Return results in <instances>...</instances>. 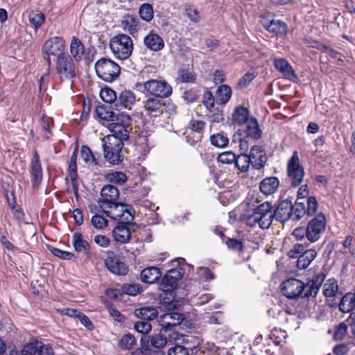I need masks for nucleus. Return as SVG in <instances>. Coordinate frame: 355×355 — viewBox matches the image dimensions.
I'll return each mask as SVG.
<instances>
[{
  "label": "nucleus",
  "mask_w": 355,
  "mask_h": 355,
  "mask_svg": "<svg viewBox=\"0 0 355 355\" xmlns=\"http://www.w3.org/2000/svg\"><path fill=\"white\" fill-rule=\"evenodd\" d=\"M274 218L271 203L265 202L254 209L253 213L245 218V223L250 227L268 229Z\"/></svg>",
  "instance_id": "obj_1"
},
{
  "label": "nucleus",
  "mask_w": 355,
  "mask_h": 355,
  "mask_svg": "<svg viewBox=\"0 0 355 355\" xmlns=\"http://www.w3.org/2000/svg\"><path fill=\"white\" fill-rule=\"evenodd\" d=\"M110 48L114 57L119 60H125L132 54V40L127 35L121 34L113 37L110 41Z\"/></svg>",
  "instance_id": "obj_2"
},
{
  "label": "nucleus",
  "mask_w": 355,
  "mask_h": 355,
  "mask_svg": "<svg viewBox=\"0 0 355 355\" xmlns=\"http://www.w3.org/2000/svg\"><path fill=\"white\" fill-rule=\"evenodd\" d=\"M104 156L112 164H117L123 160L121 154L123 142L114 136H105L102 139Z\"/></svg>",
  "instance_id": "obj_3"
},
{
  "label": "nucleus",
  "mask_w": 355,
  "mask_h": 355,
  "mask_svg": "<svg viewBox=\"0 0 355 355\" xmlns=\"http://www.w3.org/2000/svg\"><path fill=\"white\" fill-rule=\"evenodd\" d=\"M131 122L132 119L128 114L124 112H119L116 119L109 125L112 134L107 136H114L120 139L121 141L127 140L129 138Z\"/></svg>",
  "instance_id": "obj_4"
},
{
  "label": "nucleus",
  "mask_w": 355,
  "mask_h": 355,
  "mask_svg": "<svg viewBox=\"0 0 355 355\" xmlns=\"http://www.w3.org/2000/svg\"><path fill=\"white\" fill-rule=\"evenodd\" d=\"M95 70L101 79L110 83L119 76L121 68L111 59L101 58L96 62Z\"/></svg>",
  "instance_id": "obj_5"
},
{
  "label": "nucleus",
  "mask_w": 355,
  "mask_h": 355,
  "mask_svg": "<svg viewBox=\"0 0 355 355\" xmlns=\"http://www.w3.org/2000/svg\"><path fill=\"white\" fill-rule=\"evenodd\" d=\"M65 47V40L62 37H53L45 42L42 46V55L49 67L51 65V56H54L56 59L67 55L64 52Z\"/></svg>",
  "instance_id": "obj_6"
},
{
  "label": "nucleus",
  "mask_w": 355,
  "mask_h": 355,
  "mask_svg": "<svg viewBox=\"0 0 355 355\" xmlns=\"http://www.w3.org/2000/svg\"><path fill=\"white\" fill-rule=\"evenodd\" d=\"M55 67L56 72L62 80L73 82L76 77V68L73 60L68 54L56 58Z\"/></svg>",
  "instance_id": "obj_7"
},
{
  "label": "nucleus",
  "mask_w": 355,
  "mask_h": 355,
  "mask_svg": "<svg viewBox=\"0 0 355 355\" xmlns=\"http://www.w3.org/2000/svg\"><path fill=\"white\" fill-rule=\"evenodd\" d=\"M143 87L144 92L157 98H166L172 93L171 86L162 79L147 80L144 83Z\"/></svg>",
  "instance_id": "obj_8"
},
{
  "label": "nucleus",
  "mask_w": 355,
  "mask_h": 355,
  "mask_svg": "<svg viewBox=\"0 0 355 355\" xmlns=\"http://www.w3.org/2000/svg\"><path fill=\"white\" fill-rule=\"evenodd\" d=\"M327 225V220L322 213L317 214L307 224L306 236L311 242L318 241L324 233Z\"/></svg>",
  "instance_id": "obj_9"
},
{
  "label": "nucleus",
  "mask_w": 355,
  "mask_h": 355,
  "mask_svg": "<svg viewBox=\"0 0 355 355\" xmlns=\"http://www.w3.org/2000/svg\"><path fill=\"white\" fill-rule=\"evenodd\" d=\"M107 216L119 220L121 223L129 224L132 223L134 216L129 210L128 206L124 204L116 202L110 207L102 210Z\"/></svg>",
  "instance_id": "obj_10"
},
{
  "label": "nucleus",
  "mask_w": 355,
  "mask_h": 355,
  "mask_svg": "<svg viewBox=\"0 0 355 355\" xmlns=\"http://www.w3.org/2000/svg\"><path fill=\"white\" fill-rule=\"evenodd\" d=\"M288 175L294 187L301 184L304 178V168L300 163L297 152L295 151L287 166Z\"/></svg>",
  "instance_id": "obj_11"
},
{
  "label": "nucleus",
  "mask_w": 355,
  "mask_h": 355,
  "mask_svg": "<svg viewBox=\"0 0 355 355\" xmlns=\"http://www.w3.org/2000/svg\"><path fill=\"white\" fill-rule=\"evenodd\" d=\"M119 196L118 189L110 184L105 185L101 191V197L98 200V205L103 210L110 207L112 205L116 202Z\"/></svg>",
  "instance_id": "obj_12"
},
{
  "label": "nucleus",
  "mask_w": 355,
  "mask_h": 355,
  "mask_svg": "<svg viewBox=\"0 0 355 355\" xmlns=\"http://www.w3.org/2000/svg\"><path fill=\"white\" fill-rule=\"evenodd\" d=\"M281 290L284 295L289 299L298 297L304 290V284L299 279L291 278L281 284Z\"/></svg>",
  "instance_id": "obj_13"
},
{
  "label": "nucleus",
  "mask_w": 355,
  "mask_h": 355,
  "mask_svg": "<svg viewBox=\"0 0 355 355\" xmlns=\"http://www.w3.org/2000/svg\"><path fill=\"white\" fill-rule=\"evenodd\" d=\"M184 318L182 314L178 312L166 313L161 315L158 320L162 327L161 331H170L171 329L181 323Z\"/></svg>",
  "instance_id": "obj_14"
},
{
  "label": "nucleus",
  "mask_w": 355,
  "mask_h": 355,
  "mask_svg": "<svg viewBox=\"0 0 355 355\" xmlns=\"http://www.w3.org/2000/svg\"><path fill=\"white\" fill-rule=\"evenodd\" d=\"M322 293L326 298L327 303L330 306L337 304L336 297L338 293V286L335 279H329L323 285Z\"/></svg>",
  "instance_id": "obj_15"
},
{
  "label": "nucleus",
  "mask_w": 355,
  "mask_h": 355,
  "mask_svg": "<svg viewBox=\"0 0 355 355\" xmlns=\"http://www.w3.org/2000/svg\"><path fill=\"white\" fill-rule=\"evenodd\" d=\"M261 24L268 32L275 35L282 36L286 35L288 31L286 24L279 19H271L269 21L266 18L263 17Z\"/></svg>",
  "instance_id": "obj_16"
},
{
  "label": "nucleus",
  "mask_w": 355,
  "mask_h": 355,
  "mask_svg": "<svg viewBox=\"0 0 355 355\" xmlns=\"http://www.w3.org/2000/svg\"><path fill=\"white\" fill-rule=\"evenodd\" d=\"M31 169L33 187H37L42 180V169L40 156L36 150L34 151L31 159Z\"/></svg>",
  "instance_id": "obj_17"
},
{
  "label": "nucleus",
  "mask_w": 355,
  "mask_h": 355,
  "mask_svg": "<svg viewBox=\"0 0 355 355\" xmlns=\"http://www.w3.org/2000/svg\"><path fill=\"white\" fill-rule=\"evenodd\" d=\"M248 157H250L251 164L256 169L263 168L267 161L266 153L260 146H253Z\"/></svg>",
  "instance_id": "obj_18"
},
{
  "label": "nucleus",
  "mask_w": 355,
  "mask_h": 355,
  "mask_svg": "<svg viewBox=\"0 0 355 355\" xmlns=\"http://www.w3.org/2000/svg\"><path fill=\"white\" fill-rule=\"evenodd\" d=\"M180 278V273L175 270H170L162 280L159 289L164 292L172 291L177 285L178 280Z\"/></svg>",
  "instance_id": "obj_19"
},
{
  "label": "nucleus",
  "mask_w": 355,
  "mask_h": 355,
  "mask_svg": "<svg viewBox=\"0 0 355 355\" xmlns=\"http://www.w3.org/2000/svg\"><path fill=\"white\" fill-rule=\"evenodd\" d=\"M144 43L149 50L153 51H159L164 47V40L154 31H150L144 37Z\"/></svg>",
  "instance_id": "obj_20"
},
{
  "label": "nucleus",
  "mask_w": 355,
  "mask_h": 355,
  "mask_svg": "<svg viewBox=\"0 0 355 355\" xmlns=\"http://www.w3.org/2000/svg\"><path fill=\"white\" fill-rule=\"evenodd\" d=\"M105 264L111 272L118 275H125L128 271L125 264L115 257H107L105 260Z\"/></svg>",
  "instance_id": "obj_21"
},
{
  "label": "nucleus",
  "mask_w": 355,
  "mask_h": 355,
  "mask_svg": "<svg viewBox=\"0 0 355 355\" xmlns=\"http://www.w3.org/2000/svg\"><path fill=\"white\" fill-rule=\"evenodd\" d=\"M274 218L277 220L286 221L292 219V205L288 201L282 202L273 211Z\"/></svg>",
  "instance_id": "obj_22"
},
{
  "label": "nucleus",
  "mask_w": 355,
  "mask_h": 355,
  "mask_svg": "<svg viewBox=\"0 0 355 355\" xmlns=\"http://www.w3.org/2000/svg\"><path fill=\"white\" fill-rule=\"evenodd\" d=\"M339 309L343 313L355 314V292L345 294L340 300Z\"/></svg>",
  "instance_id": "obj_23"
},
{
  "label": "nucleus",
  "mask_w": 355,
  "mask_h": 355,
  "mask_svg": "<svg viewBox=\"0 0 355 355\" xmlns=\"http://www.w3.org/2000/svg\"><path fill=\"white\" fill-rule=\"evenodd\" d=\"M112 235L116 242L126 243L130 239L131 232L126 225H119L114 228Z\"/></svg>",
  "instance_id": "obj_24"
},
{
  "label": "nucleus",
  "mask_w": 355,
  "mask_h": 355,
  "mask_svg": "<svg viewBox=\"0 0 355 355\" xmlns=\"http://www.w3.org/2000/svg\"><path fill=\"white\" fill-rule=\"evenodd\" d=\"M70 53L72 58L79 62L85 53V46L76 37H73L70 43Z\"/></svg>",
  "instance_id": "obj_25"
},
{
  "label": "nucleus",
  "mask_w": 355,
  "mask_h": 355,
  "mask_svg": "<svg viewBox=\"0 0 355 355\" xmlns=\"http://www.w3.org/2000/svg\"><path fill=\"white\" fill-rule=\"evenodd\" d=\"M279 185V180L275 177L263 179L259 185L261 191L268 196L273 193Z\"/></svg>",
  "instance_id": "obj_26"
},
{
  "label": "nucleus",
  "mask_w": 355,
  "mask_h": 355,
  "mask_svg": "<svg viewBox=\"0 0 355 355\" xmlns=\"http://www.w3.org/2000/svg\"><path fill=\"white\" fill-rule=\"evenodd\" d=\"M162 275L159 269L151 266L144 269L141 272V279L143 282L153 284Z\"/></svg>",
  "instance_id": "obj_27"
},
{
  "label": "nucleus",
  "mask_w": 355,
  "mask_h": 355,
  "mask_svg": "<svg viewBox=\"0 0 355 355\" xmlns=\"http://www.w3.org/2000/svg\"><path fill=\"white\" fill-rule=\"evenodd\" d=\"M95 112L99 119L105 121H114L118 116V113L114 112L110 107L103 105H98L96 106Z\"/></svg>",
  "instance_id": "obj_28"
},
{
  "label": "nucleus",
  "mask_w": 355,
  "mask_h": 355,
  "mask_svg": "<svg viewBox=\"0 0 355 355\" xmlns=\"http://www.w3.org/2000/svg\"><path fill=\"white\" fill-rule=\"evenodd\" d=\"M275 69L281 72L286 78L295 77L294 71L291 64L284 58H275L274 60Z\"/></svg>",
  "instance_id": "obj_29"
},
{
  "label": "nucleus",
  "mask_w": 355,
  "mask_h": 355,
  "mask_svg": "<svg viewBox=\"0 0 355 355\" xmlns=\"http://www.w3.org/2000/svg\"><path fill=\"white\" fill-rule=\"evenodd\" d=\"M317 252L315 250H305L298 258L297 267L302 270L306 268L315 259Z\"/></svg>",
  "instance_id": "obj_30"
},
{
  "label": "nucleus",
  "mask_w": 355,
  "mask_h": 355,
  "mask_svg": "<svg viewBox=\"0 0 355 355\" xmlns=\"http://www.w3.org/2000/svg\"><path fill=\"white\" fill-rule=\"evenodd\" d=\"M159 98L154 96L148 98L144 101V108L149 114H154L155 116L161 112L163 104Z\"/></svg>",
  "instance_id": "obj_31"
},
{
  "label": "nucleus",
  "mask_w": 355,
  "mask_h": 355,
  "mask_svg": "<svg viewBox=\"0 0 355 355\" xmlns=\"http://www.w3.org/2000/svg\"><path fill=\"white\" fill-rule=\"evenodd\" d=\"M77 150H74L71 157L70 162L69 164V178L71 179L72 186L73 189L77 191L78 190V183H77V166H76V160H77Z\"/></svg>",
  "instance_id": "obj_32"
},
{
  "label": "nucleus",
  "mask_w": 355,
  "mask_h": 355,
  "mask_svg": "<svg viewBox=\"0 0 355 355\" xmlns=\"http://www.w3.org/2000/svg\"><path fill=\"white\" fill-rule=\"evenodd\" d=\"M121 26L130 34H134L139 30L137 19L132 15H125L121 20Z\"/></svg>",
  "instance_id": "obj_33"
},
{
  "label": "nucleus",
  "mask_w": 355,
  "mask_h": 355,
  "mask_svg": "<svg viewBox=\"0 0 355 355\" xmlns=\"http://www.w3.org/2000/svg\"><path fill=\"white\" fill-rule=\"evenodd\" d=\"M246 135L253 139H259L261 136L258 121L255 118L250 119L246 123Z\"/></svg>",
  "instance_id": "obj_34"
},
{
  "label": "nucleus",
  "mask_w": 355,
  "mask_h": 355,
  "mask_svg": "<svg viewBox=\"0 0 355 355\" xmlns=\"http://www.w3.org/2000/svg\"><path fill=\"white\" fill-rule=\"evenodd\" d=\"M248 116V110L243 106H238L234 109L232 114V120L234 123L241 125L247 123L250 119Z\"/></svg>",
  "instance_id": "obj_35"
},
{
  "label": "nucleus",
  "mask_w": 355,
  "mask_h": 355,
  "mask_svg": "<svg viewBox=\"0 0 355 355\" xmlns=\"http://www.w3.org/2000/svg\"><path fill=\"white\" fill-rule=\"evenodd\" d=\"M73 245L76 252H87L89 250L88 242L83 239L80 233L76 232L72 238Z\"/></svg>",
  "instance_id": "obj_36"
},
{
  "label": "nucleus",
  "mask_w": 355,
  "mask_h": 355,
  "mask_svg": "<svg viewBox=\"0 0 355 355\" xmlns=\"http://www.w3.org/2000/svg\"><path fill=\"white\" fill-rule=\"evenodd\" d=\"M135 314L144 320H151L157 316L158 312L155 308L146 306L136 309Z\"/></svg>",
  "instance_id": "obj_37"
},
{
  "label": "nucleus",
  "mask_w": 355,
  "mask_h": 355,
  "mask_svg": "<svg viewBox=\"0 0 355 355\" xmlns=\"http://www.w3.org/2000/svg\"><path fill=\"white\" fill-rule=\"evenodd\" d=\"M136 101V97L135 94L130 90L123 91L118 99V102L120 105L125 108H130V107L135 104Z\"/></svg>",
  "instance_id": "obj_38"
},
{
  "label": "nucleus",
  "mask_w": 355,
  "mask_h": 355,
  "mask_svg": "<svg viewBox=\"0 0 355 355\" xmlns=\"http://www.w3.org/2000/svg\"><path fill=\"white\" fill-rule=\"evenodd\" d=\"M232 95L230 87L227 85H220L216 91V100L220 104H225Z\"/></svg>",
  "instance_id": "obj_39"
},
{
  "label": "nucleus",
  "mask_w": 355,
  "mask_h": 355,
  "mask_svg": "<svg viewBox=\"0 0 355 355\" xmlns=\"http://www.w3.org/2000/svg\"><path fill=\"white\" fill-rule=\"evenodd\" d=\"M106 180L111 183L122 185L127 181L126 175L121 171H111L106 174Z\"/></svg>",
  "instance_id": "obj_40"
},
{
  "label": "nucleus",
  "mask_w": 355,
  "mask_h": 355,
  "mask_svg": "<svg viewBox=\"0 0 355 355\" xmlns=\"http://www.w3.org/2000/svg\"><path fill=\"white\" fill-rule=\"evenodd\" d=\"M44 14L39 10H32L29 12L28 19L30 24L37 29L40 27L44 21Z\"/></svg>",
  "instance_id": "obj_41"
},
{
  "label": "nucleus",
  "mask_w": 355,
  "mask_h": 355,
  "mask_svg": "<svg viewBox=\"0 0 355 355\" xmlns=\"http://www.w3.org/2000/svg\"><path fill=\"white\" fill-rule=\"evenodd\" d=\"M136 343V340L132 334H127L123 335L119 340L118 345L123 350H130Z\"/></svg>",
  "instance_id": "obj_42"
},
{
  "label": "nucleus",
  "mask_w": 355,
  "mask_h": 355,
  "mask_svg": "<svg viewBox=\"0 0 355 355\" xmlns=\"http://www.w3.org/2000/svg\"><path fill=\"white\" fill-rule=\"evenodd\" d=\"M211 144L218 148H225L229 144V139L223 133H217L210 137Z\"/></svg>",
  "instance_id": "obj_43"
},
{
  "label": "nucleus",
  "mask_w": 355,
  "mask_h": 355,
  "mask_svg": "<svg viewBox=\"0 0 355 355\" xmlns=\"http://www.w3.org/2000/svg\"><path fill=\"white\" fill-rule=\"evenodd\" d=\"M235 163L236 166L241 171L245 172L249 168L251 164V159L248 155L242 153L238 157L236 156Z\"/></svg>",
  "instance_id": "obj_44"
},
{
  "label": "nucleus",
  "mask_w": 355,
  "mask_h": 355,
  "mask_svg": "<svg viewBox=\"0 0 355 355\" xmlns=\"http://www.w3.org/2000/svg\"><path fill=\"white\" fill-rule=\"evenodd\" d=\"M139 13L141 18L146 21H151L154 16L153 6L149 3L142 4L139 8Z\"/></svg>",
  "instance_id": "obj_45"
},
{
  "label": "nucleus",
  "mask_w": 355,
  "mask_h": 355,
  "mask_svg": "<svg viewBox=\"0 0 355 355\" xmlns=\"http://www.w3.org/2000/svg\"><path fill=\"white\" fill-rule=\"evenodd\" d=\"M91 223L96 230H102L108 226V220L101 214H96L92 217Z\"/></svg>",
  "instance_id": "obj_46"
},
{
  "label": "nucleus",
  "mask_w": 355,
  "mask_h": 355,
  "mask_svg": "<svg viewBox=\"0 0 355 355\" xmlns=\"http://www.w3.org/2000/svg\"><path fill=\"white\" fill-rule=\"evenodd\" d=\"M205 123L200 120H191L189 125L188 128L192 132L197 133L196 141L201 138V132L205 128Z\"/></svg>",
  "instance_id": "obj_47"
},
{
  "label": "nucleus",
  "mask_w": 355,
  "mask_h": 355,
  "mask_svg": "<svg viewBox=\"0 0 355 355\" xmlns=\"http://www.w3.org/2000/svg\"><path fill=\"white\" fill-rule=\"evenodd\" d=\"M100 96L103 101L109 103L114 102L117 98L116 92L108 87L101 89Z\"/></svg>",
  "instance_id": "obj_48"
},
{
  "label": "nucleus",
  "mask_w": 355,
  "mask_h": 355,
  "mask_svg": "<svg viewBox=\"0 0 355 355\" xmlns=\"http://www.w3.org/2000/svg\"><path fill=\"white\" fill-rule=\"evenodd\" d=\"M148 342L150 345L155 348H163L167 343L166 337L161 334H157L149 337Z\"/></svg>",
  "instance_id": "obj_49"
},
{
  "label": "nucleus",
  "mask_w": 355,
  "mask_h": 355,
  "mask_svg": "<svg viewBox=\"0 0 355 355\" xmlns=\"http://www.w3.org/2000/svg\"><path fill=\"white\" fill-rule=\"evenodd\" d=\"M306 212L304 204L296 202L294 206H292V219L299 220L304 216Z\"/></svg>",
  "instance_id": "obj_50"
},
{
  "label": "nucleus",
  "mask_w": 355,
  "mask_h": 355,
  "mask_svg": "<svg viewBox=\"0 0 355 355\" xmlns=\"http://www.w3.org/2000/svg\"><path fill=\"white\" fill-rule=\"evenodd\" d=\"M80 155L83 159L88 164H96V159L91 150L87 146H82L80 150Z\"/></svg>",
  "instance_id": "obj_51"
},
{
  "label": "nucleus",
  "mask_w": 355,
  "mask_h": 355,
  "mask_svg": "<svg viewBox=\"0 0 355 355\" xmlns=\"http://www.w3.org/2000/svg\"><path fill=\"white\" fill-rule=\"evenodd\" d=\"M41 346V343L35 342L26 345L21 351L22 355H35Z\"/></svg>",
  "instance_id": "obj_52"
},
{
  "label": "nucleus",
  "mask_w": 355,
  "mask_h": 355,
  "mask_svg": "<svg viewBox=\"0 0 355 355\" xmlns=\"http://www.w3.org/2000/svg\"><path fill=\"white\" fill-rule=\"evenodd\" d=\"M178 78L184 83H193L196 76L192 71L182 69L178 71Z\"/></svg>",
  "instance_id": "obj_53"
},
{
  "label": "nucleus",
  "mask_w": 355,
  "mask_h": 355,
  "mask_svg": "<svg viewBox=\"0 0 355 355\" xmlns=\"http://www.w3.org/2000/svg\"><path fill=\"white\" fill-rule=\"evenodd\" d=\"M236 160V155L231 151H226L218 156V161L223 164H232Z\"/></svg>",
  "instance_id": "obj_54"
},
{
  "label": "nucleus",
  "mask_w": 355,
  "mask_h": 355,
  "mask_svg": "<svg viewBox=\"0 0 355 355\" xmlns=\"http://www.w3.org/2000/svg\"><path fill=\"white\" fill-rule=\"evenodd\" d=\"M134 328L137 332L145 334L150 331L152 326L148 322L143 320L137 322L135 324Z\"/></svg>",
  "instance_id": "obj_55"
},
{
  "label": "nucleus",
  "mask_w": 355,
  "mask_h": 355,
  "mask_svg": "<svg viewBox=\"0 0 355 355\" xmlns=\"http://www.w3.org/2000/svg\"><path fill=\"white\" fill-rule=\"evenodd\" d=\"M320 288V284L317 282L311 281L306 286L304 285V289L306 290V296L315 297L318 293Z\"/></svg>",
  "instance_id": "obj_56"
},
{
  "label": "nucleus",
  "mask_w": 355,
  "mask_h": 355,
  "mask_svg": "<svg viewBox=\"0 0 355 355\" xmlns=\"http://www.w3.org/2000/svg\"><path fill=\"white\" fill-rule=\"evenodd\" d=\"M304 251V247L302 244L296 243L289 250L288 255L290 258L295 259L298 258Z\"/></svg>",
  "instance_id": "obj_57"
},
{
  "label": "nucleus",
  "mask_w": 355,
  "mask_h": 355,
  "mask_svg": "<svg viewBox=\"0 0 355 355\" xmlns=\"http://www.w3.org/2000/svg\"><path fill=\"white\" fill-rule=\"evenodd\" d=\"M347 334V325L342 322L336 329L334 333V338L336 340H343L345 338Z\"/></svg>",
  "instance_id": "obj_58"
},
{
  "label": "nucleus",
  "mask_w": 355,
  "mask_h": 355,
  "mask_svg": "<svg viewBox=\"0 0 355 355\" xmlns=\"http://www.w3.org/2000/svg\"><path fill=\"white\" fill-rule=\"evenodd\" d=\"M242 130H239L236 134L234 135L232 142H236V140L239 141V147L242 150H246L248 148V144L246 138L241 137Z\"/></svg>",
  "instance_id": "obj_59"
},
{
  "label": "nucleus",
  "mask_w": 355,
  "mask_h": 355,
  "mask_svg": "<svg viewBox=\"0 0 355 355\" xmlns=\"http://www.w3.org/2000/svg\"><path fill=\"white\" fill-rule=\"evenodd\" d=\"M186 15L189 18L191 21L194 23H197L200 21L199 12L191 6H187L185 8Z\"/></svg>",
  "instance_id": "obj_60"
},
{
  "label": "nucleus",
  "mask_w": 355,
  "mask_h": 355,
  "mask_svg": "<svg viewBox=\"0 0 355 355\" xmlns=\"http://www.w3.org/2000/svg\"><path fill=\"white\" fill-rule=\"evenodd\" d=\"M50 250L53 255L62 259L70 260L73 257V253L70 252L64 251L56 248H51Z\"/></svg>",
  "instance_id": "obj_61"
},
{
  "label": "nucleus",
  "mask_w": 355,
  "mask_h": 355,
  "mask_svg": "<svg viewBox=\"0 0 355 355\" xmlns=\"http://www.w3.org/2000/svg\"><path fill=\"white\" fill-rule=\"evenodd\" d=\"M168 355H189V351L184 346L176 345L168 349Z\"/></svg>",
  "instance_id": "obj_62"
},
{
  "label": "nucleus",
  "mask_w": 355,
  "mask_h": 355,
  "mask_svg": "<svg viewBox=\"0 0 355 355\" xmlns=\"http://www.w3.org/2000/svg\"><path fill=\"white\" fill-rule=\"evenodd\" d=\"M94 243L101 247V248H107L110 245V240L108 237L102 234H97L94 237Z\"/></svg>",
  "instance_id": "obj_63"
},
{
  "label": "nucleus",
  "mask_w": 355,
  "mask_h": 355,
  "mask_svg": "<svg viewBox=\"0 0 355 355\" xmlns=\"http://www.w3.org/2000/svg\"><path fill=\"white\" fill-rule=\"evenodd\" d=\"M349 344L341 343L334 347L335 355H347L349 351Z\"/></svg>",
  "instance_id": "obj_64"
}]
</instances>
